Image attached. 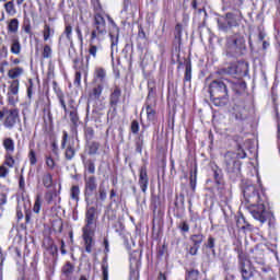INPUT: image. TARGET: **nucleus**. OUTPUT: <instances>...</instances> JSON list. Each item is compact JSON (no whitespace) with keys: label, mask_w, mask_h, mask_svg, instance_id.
Segmentation results:
<instances>
[{"label":"nucleus","mask_w":280,"mask_h":280,"mask_svg":"<svg viewBox=\"0 0 280 280\" xmlns=\"http://www.w3.org/2000/svg\"><path fill=\"white\" fill-rule=\"evenodd\" d=\"M190 242L192 243V245L200 247V244L205 242V235L202 233L192 234L190 235Z\"/></svg>","instance_id":"nucleus-34"},{"label":"nucleus","mask_w":280,"mask_h":280,"mask_svg":"<svg viewBox=\"0 0 280 280\" xmlns=\"http://www.w3.org/2000/svg\"><path fill=\"white\" fill-rule=\"evenodd\" d=\"M83 242L85 245V253H93V246H95V230H83Z\"/></svg>","instance_id":"nucleus-14"},{"label":"nucleus","mask_w":280,"mask_h":280,"mask_svg":"<svg viewBox=\"0 0 280 280\" xmlns=\"http://www.w3.org/2000/svg\"><path fill=\"white\" fill-rule=\"evenodd\" d=\"M237 258H238V267L246 266L247 256L244 252H241L240 254H237Z\"/></svg>","instance_id":"nucleus-54"},{"label":"nucleus","mask_w":280,"mask_h":280,"mask_svg":"<svg viewBox=\"0 0 280 280\" xmlns=\"http://www.w3.org/2000/svg\"><path fill=\"white\" fill-rule=\"evenodd\" d=\"M52 89H54V92L56 93L57 97H59L60 95H65V93L62 92L60 86H58V82H56V81L52 82Z\"/></svg>","instance_id":"nucleus-58"},{"label":"nucleus","mask_w":280,"mask_h":280,"mask_svg":"<svg viewBox=\"0 0 280 280\" xmlns=\"http://www.w3.org/2000/svg\"><path fill=\"white\" fill-rule=\"evenodd\" d=\"M234 253H236L237 255H240V253H244V249L242 247V243L240 241H237L235 244H234Z\"/></svg>","instance_id":"nucleus-64"},{"label":"nucleus","mask_w":280,"mask_h":280,"mask_svg":"<svg viewBox=\"0 0 280 280\" xmlns=\"http://www.w3.org/2000/svg\"><path fill=\"white\" fill-rule=\"evenodd\" d=\"M244 16L242 15V11L235 10L234 12H228L225 14V22L218 20V27L221 32H231L233 27H240V23L242 22Z\"/></svg>","instance_id":"nucleus-7"},{"label":"nucleus","mask_w":280,"mask_h":280,"mask_svg":"<svg viewBox=\"0 0 280 280\" xmlns=\"http://www.w3.org/2000/svg\"><path fill=\"white\" fill-rule=\"evenodd\" d=\"M101 144L97 141H89L88 142V154L90 156H95L100 151Z\"/></svg>","instance_id":"nucleus-27"},{"label":"nucleus","mask_w":280,"mask_h":280,"mask_svg":"<svg viewBox=\"0 0 280 280\" xmlns=\"http://www.w3.org/2000/svg\"><path fill=\"white\" fill-rule=\"evenodd\" d=\"M212 172L215 184L219 185V187H222V185H224V175L222 174V168H220L218 165H214L212 166Z\"/></svg>","instance_id":"nucleus-19"},{"label":"nucleus","mask_w":280,"mask_h":280,"mask_svg":"<svg viewBox=\"0 0 280 280\" xmlns=\"http://www.w3.org/2000/svg\"><path fill=\"white\" fill-rule=\"evenodd\" d=\"M85 140L93 141V137H95V130L92 129V127H86L84 130Z\"/></svg>","instance_id":"nucleus-50"},{"label":"nucleus","mask_w":280,"mask_h":280,"mask_svg":"<svg viewBox=\"0 0 280 280\" xmlns=\"http://www.w3.org/2000/svg\"><path fill=\"white\" fill-rule=\"evenodd\" d=\"M54 33H55V31H54V28H51V26H49V24L44 25V31H43L44 40L51 38V36H54Z\"/></svg>","instance_id":"nucleus-43"},{"label":"nucleus","mask_w":280,"mask_h":280,"mask_svg":"<svg viewBox=\"0 0 280 280\" xmlns=\"http://www.w3.org/2000/svg\"><path fill=\"white\" fill-rule=\"evenodd\" d=\"M121 100V88L119 85H115L114 89L110 90L109 94V106L113 109V113H117V106Z\"/></svg>","instance_id":"nucleus-12"},{"label":"nucleus","mask_w":280,"mask_h":280,"mask_svg":"<svg viewBox=\"0 0 280 280\" xmlns=\"http://www.w3.org/2000/svg\"><path fill=\"white\" fill-rule=\"evenodd\" d=\"M92 27L89 54L93 58H97V49L102 48V42L106 38V34H108L106 31V20L103 14H94Z\"/></svg>","instance_id":"nucleus-3"},{"label":"nucleus","mask_w":280,"mask_h":280,"mask_svg":"<svg viewBox=\"0 0 280 280\" xmlns=\"http://www.w3.org/2000/svg\"><path fill=\"white\" fill-rule=\"evenodd\" d=\"M28 159H30L31 165H36V163L38 162V160L36 159V152L34 150L30 151Z\"/></svg>","instance_id":"nucleus-57"},{"label":"nucleus","mask_w":280,"mask_h":280,"mask_svg":"<svg viewBox=\"0 0 280 280\" xmlns=\"http://www.w3.org/2000/svg\"><path fill=\"white\" fill-rule=\"evenodd\" d=\"M11 54H15L16 56H19V54H21V42H19V38H14L12 40Z\"/></svg>","instance_id":"nucleus-41"},{"label":"nucleus","mask_w":280,"mask_h":280,"mask_svg":"<svg viewBox=\"0 0 280 280\" xmlns=\"http://www.w3.org/2000/svg\"><path fill=\"white\" fill-rule=\"evenodd\" d=\"M19 86H20L19 79L13 80L11 82V85L9 86L10 93H12V95H19Z\"/></svg>","instance_id":"nucleus-45"},{"label":"nucleus","mask_w":280,"mask_h":280,"mask_svg":"<svg viewBox=\"0 0 280 280\" xmlns=\"http://www.w3.org/2000/svg\"><path fill=\"white\" fill-rule=\"evenodd\" d=\"M73 69L75 71H83L84 70V65L82 63V59H80L78 57L73 59Z\"/></svg>","instance_id":"nucleus-51"},{"label":"nucleus","mask_w":280,"mask_h":280,"mask_svg":"<svg viewBox=\"0 0 280 280\" xmlns=\"http://www.w3.org/2000/svg\"><path fill=\"white\" fill-rule=\"evenodd\" d=\"M104 91V83H96L93 88L92 92L90 93L91 100H100L102 97V93Z\"/></svg>","instance_id":"nucleus-25"},{"label":"nucleus","mask_w":280,"mask_h":280,"mask_svg":"<svg viewBox=\"0 0 280 280\" xmlns=\"http://www.w3.org/2000/svg\"><path fill=\"white\" fill-rule=\"evenodd\" d=\"M55 198H58V191H56V189L46 191L45 200L47 205H51Z\"/></svg>","instance_id":"nucleus-38"},{"label":"nucleus","mask_w":280,"mask_h":280,"mask_svg":"<svg viewBox=\"0 0 280 280\" xmlns=\"http://www.w3.org/2000/svg\"><path fill=\"white\" fill-rule=\"evenodd\" d=\"M198 183V166L195 165L189 172V186L191 191H196V185Z\"/></svg>","instance_id":"nucleus-20"},{"label":"nucleus","mask_w":280,"mask_h":280,"mask_svg":"<svg viewBox=\"0 0 280 280\" xmlns=\"http://www.w3.org/2000/svg\"><path fill=\"white\" fill-rule=\"evenodd\" d=\"M243 77H236L229 79V89H232L236 95H242L246 93V81L242 79Z\"/></svg>","instance_id":"nucleus-11"},{"label":"nucleus","mask_w":280,"mask_h":280,"mask_svg":"<svg viewBox=\"0 0 280 280\" xmlns=\"http://www.w3.org/2000/svg\"><path fill=\"white\" fill-rule=\"evenodd\" d=\"M57 97H58L61 108L65 110V113L67 115V113H69V109L67 108V102H65V94H61L60 96H57Z\"/></svg>","instance_id":"nucleus-55"},{"label":"nucleus","mask_w":280,"mask_h":280,"mask_svg":"<svg viewBox=\"0 0 280 280\" xmlns=\"http://www.w3.org/2000/svg\"><path fill=\"white\" fill-rule=\"evenodd\" d=\"M149 93L147 96V102H156L154 97L156 96V86H154V83L149 82L148 83Z\"/></svg>","instance_id":"nucleus-31"},{"label":"nucleus","mask_w":280,"mask_h":280,"mask_svg":"<svg viewBox=\"0 0 280 280\" xmlns=\"http://www.w3.org/2000/svg\"><path fill=\"white\" fill-rule=\"evenodd\" d=\"M138 38L139 40H148V36L145 35V31H143L142 26H139Z\"/></svg>","instance_id":"nucleus-61"},{"label":"nucleus","mask_w":280,"mask_h":280,"mask_svg":"<svg viewBox=\"0 0 280 280\" xmlns=\"http://www.w3.org/2000/svg\"><path fill=\"white\" fill-rule=\"evenodd\" d=\"M63 34L66 35L68 43H73V39L71 38V34H73V26H71V24H66Z\"/></svg>","instance_id":"nucleus-46"},{"label":"nucleus","mask_w":280,"mask_h":280,"mask_svg":"<svg viewBox=\"0 0 280 280\" xmlns=\"http://www.w3.org/2000/svg\"><path fill=\"white\" fill-rule=\"evenodd\" d=\"M42 183L46 189H51V187H54V176L51 173H44L42 176Z\"/></svg>","instance_id":"nucleus-28"},{"label":"nucleus","mask_w":280,"mask_h":280,"mask_svg":"<svg viewBox=\"0 0 280 280\" xmlns=\"http://www.w3.org/2000/svg\"><path fill=\"white\" fill-rule=\"evenodd\" d=\"M184 82H191V60L185 59Z\"/></svg>","instance_id":"nucleus-29"},{"label":"nucleus","mask_w":280,"mask_h":280,"mask_svg":"<svg viewBox=\"0 0 280 280\" xmlns=\"http://www.w3.org/2000/svg\"><path fill=\"white\" fill-rule=\"evenodd\" d=\"M143 133H140L138 136V138L136 139L135 145H136V152H138V154H142L143 152Z\"/></svg>","instance_id":"nucleus-37"},{"label":"nucleus","mask_w":280,"mask_h":280,"mask_svg":"<svg viewBox=\"0 0 280 280\" xmlns=\"http://www.w3.org/2000/svg\"><path fill=\"white\" fill-rule=\"evenodd\" d=\"M208 93L213 106L224 108L228 106L229 95V78L220 77L213 79L208 85Z\"/></svg>","instance_id":"nucleus-2"},{"label":"nucleus","mask_w":280,"mask_h":280,"mask_svg":"<svg viewBox=\"0 0 280 280\" xmlns=\"http://www.w3.org/2000/svg\"><path fill=\"white\" fill-rule=\"evenodd\" d=\"M243 196L247 202L249 213L254 220H258L260 224L268 222L269 226H275V214L266 210V206L261 203V195L259 189L253 184H247L243 187Z\"/></svg>","instance_id":"nucleus-1"},{"label":"nucleus","mask_w":280,"mask_h":280,"mask_svg":"<svg viewBox=\"0 0 280 280\" xmlns=\"http://www.w3.org/2000/svg\"><path fill=\"white\" fill-rule=\"evenodd\" d=\"M236 224L238 229H242V231H244V233H253V231H255V228L250 223L246 222V219L244 217L238 219L236 221Z\"/></svg>","instance_id":"nucleus-21"},{"label":"nucleus","mask_w":280,"mask_h":280,"mask_svg":"<svg viewBox=\"0 0 280 280\" xmlns=\"http://www.w3.org/2000/svg\"><path fill=\"white\" fill-rule=\"evenodd\" d=\"M70 196L72 200H80V186H72L70 190Z\"/></svg>","instance_id":"nucleus-48"},{"label":"nucleus","mask_w":280,"mask_h":280,"mask_svg":"<svg viewBox=\"0 0 280 280\" xmlns=\"http://www.w3.org/2000/svg\"><path fill=\"white\" fill-rule=\"evenodd\" d=\"M4 10L7 14H16V9H14V0L4 3Z\"/></svg>","instance_id":"nucleus-47"},{"label":"nucleus","mask_w":280,"mask_h":280,"mask_svg":"<svg viewBox=\"0 0 280 280\" xmlns=\"http://www.w3.org/2000/svg\"><path fill=\"white\" fill-rule=\"evenodd\" d=\"M109 38H110V47L112 51H117V45H119V27H115L112 33H109Z\"/></svg>","instance_id":"nucleus-22"},{"label":"nucleus","mask_w":280,"mask_h":280,"mask_svg":"<svg viewBox=\"0 0 280 280\" xmlns=\"http://www.w3.org/2000/svg\"><path fill=\"white\" fill-rule=\"evenodd\" d=\"M173 213L175 218H178V219L185 215V195L184 194L176 195Z\"/></svg>","instance_id":"nucleus-13"},{"label":"nucleus","mask_w":280,"mask_h":280,"mask_svg":"<svg viewBox=\"0 0 280 280\" xmlns=\"http://www.w3.org/2000/svg\"><path fill=\"white\" fill-rule=\"evenodd\" d=\"M200 277V271L198 269L186 270V280H198Z\"/></svg>","instance_id":"nucleus-36"},{"label":"nucleus","mask_w":280,"mask_h":280,"mask_svg":"<svg viewBox=\"0 0 280 280\" xmlns=\"http://www.w3.org/2000/svg\"><path fill=\"white\" fill-rule=\"evenodd\" d=\"M177 229L185 235V233H189V223L187 221H182L178 223Z\"/></svg>","instance_id":"nucleus-49"},{"label":"nucleus","mask_w":280,"mask_h":280,"mask_svg":"<svg viewBox=\"0 0 280 280\" xmlns=\"http://www.w3.org/2000/svg\"><path fill=\"white\" fill-rule=\"evenodd\" d=\"M240 159H246L244 150H242V153L229 151L224 154V170L232 183L242 180V161Z\"/></svg>","instance_id":"nucleus-4"},{"label":"nucleus","mask_w":280,"mask_h":280,"mask_svg":"<svg viewBox=\"0 0 280 280\" xmlns=\"http://www.w3.org/2000/svg\"><path fill=\"white\" fill-rule=\"evenodd\" d=\"M94 80L95 82H98V84H104V82H106V70L104 68H96Z\"/></svg>","instance_id":"nucleus-24"},{"label":"nucleus","mask_w":280,"mask_h":280,"mask_svg":"<svg viewBox=\"0 0 280 280\" xmlns=\"http://www.w3.org/2000/svg\"><path fill=\"white\" fill-rule=\"evenodd\" d=\"M43 58H51V47L49 45L44 46Z\"/></svg>","instance_id":"nucleus-59"},{"label":"nucleus","mask_w":280,"mask_h":280,"mask_svg":"<svg viewBox=\"0 0 280 280\" xmlns=\"http://www.w3.org/2000/svg\"><path fill=\"white\" fill-rule=\"evenodd\" d=\"M246 51V38L241 33H235L226 37V56L229 58H240Z\"/></svg>","instance_id":"nucleus-5"},{"label":"nucleus","mask_w":280,"mask_h":280,"mask_svg":"<svg viewBox=\"0 0 280 280\" xmlns=\"http://www.w3.org/2000/svg\"><path fill=\"white\" fill-rule=\"evenodd\" d=\"M3 148L7 150V154H12L14 152V140L12 138H5L3 140Z\"/></svg>","instance_id":"nucleus-33"},{"label":"nucleus","mask_w":280,"mask_h":280,"mask_svg":"<svg viewBox=\"0 0 280 280\" xmlns=\"http://www.w3.org/2000/svg\"><path fill=\"white\" fill-rule=\"evenodd\" d=\"M156 101L145 102L148 121H156Z\"/></svg>","instance_id":"nucleus-17"},{"label":"nucleus","mask_w":280,"mask_h":280,"mask_svg":"<svg viewBox=\"0 0 280 280\" xmlns=\"http://www.w3.org/2000/svg\"><path fill=\"white\" fill-rule=\"evenodd\" d=\"M5 119L3 121L4 128H9L12 130L14 126H16V121H19V110L16 108L9 109L5 113Z\"/></svg>","instance_id":"nucleus-15"},{"label":"nucleus","mask_w":280,"mask_h":280,"mask_svg":"<svg viewBox=\"0 0 280 280\" xmlns=\"http://www.w3.org/2000/svg\"><path fill=\"white\" fill-rule=\"evenodd\" d=\"M202 250H211L212 257H218V254L215 253V237L209 235L202 245Z\"/></svg>","instance_id":"nucleus-18"},{"label":"nucleus","mask_w":280,"mask_h":280,"mask_svg":"<svg viewBox=\"0 0 280 280\" xmlns=\"http://www.w3.org/2000/svg\"><path fill=\"white\" fill-rule=\"evenodd\" d=\"M130 130H131L132 135H139V130H140L139 120L131 121Z\"/></svg>","instance_id":"nucleus-52"},{"label":"nucleus","mask_w":280,"mask_h":280,"mask_svg":"<svg viewBox=\"0 0 280 280\" xmlns=\"http://www.w3.org/2000/svg\"><path fill=\"white\" fill-rule=\"evenodd\" d=\"M97 192V177L94 175L92 176H84V198L86 205H93V198L95 194Z\"/></svg>","instance_id":"nucleus-8"},{"label":"nucleus","mask_w":280,"mask_h":280,"mask_svg":"<svg viewBox=\"0 0 280 280\" xmlns=\"http://www.w3.org/2000/svg\"><path fill=\"white\" fill-rule=\"evenodd\" d=\"M174 36H175L176 43H178V45H180L182 36H183V26L180 24H176Z\"/></svg>","instance_id":"nucleus-42"},{"label":"nucleus","mask_w":280,"mask_h":280,"mask_svg":"<svg viewBox=\"0 0 280 280\" xmlns=\"http://www.w3.org/2000/svg\"><path fill=\"white\" fill-rule=\"evenodd\" d=\"M69 139V133L67 131H62V139H61V150L65 151V159L66 161H73L75 158V148H73V143H69L67 145V141Z\"/></svg>","instance_id":"nucleus-10"},{"label":"nucleus","mask_w":280,"mask_h":280,"mask_svg":"<svg viewBox=\"0 0 280 280\" xmlns=\"http://www.w3.org/2000/svg\"><path fill=\"white\" fill-rule=\"evenodd\" d=\"M9 32L16 34L19 32V19H12L8 25Z\"/></svg>","instance_id":"nucleus-44"},{"label":"nucleus","mask_w":280,"mask_h":280,"mask_svg":"<svg viewBox=\"0 0 280 280\" xmlns=\"http://www.w3.org/2000/svg\"><path fill=\"white\" fill-rule=\"evenodd\" d=\"M217 75H231L232 78H245L248 75V63L244 61L232 62L225 68L218 70Z\"/></svg>","instance_id":"nucleus-6"},{"label":"nucleus","mask_w":280,"mask_h":280,"mask_svg":"<svg viewBox=\"0 0 280 280\" xmlns=\"http://www.w3.org/2000/svg\"><path fill=\"white\" fill-rule=\"evenodd\" d=\"M24 71L25 70H23V68L16 67L9 70L8 77L10 78V80H16V78H21V75H23Z\"/></svg>","instance_id":"nucleus-30"},{"label":"nucleus","mask_w":280,"mask_h":280,"mask_svg":"<svg viewBox=\"0 0 280 280\" xmlns=\"http://www.w3.org/2000/svg\"><path fill=\"white\" fill-rule=\"evenodd\" d=\"M198 250H200V247L198 245H192L188 250V255H191V257H196V255H198Z\"/></svg>","instance_id":"nucleus-60"},{"label":"nucleus","mask_w":280,"mask_h":280,"mask_svg":"<svg viewBox=\"0 0 280 280\" xmlns=\"http://www.w3.org/2000/svg\"><path fill=\"white\" fill-rule=\"evenodd\" d=\"M49 104L50 103H48V105L44 108V113L47 115L49 124H54V117L51 116V108L49 107Z\"/></svg>","instance_id":"nucleus-56"},{"label":"nucleus","mask_w":280,"mask_h":280,"mask_svg":"<svg viewBox=\"0 0 280 280\" xmlns=\"http://www.w3.org/2000/svg\"><path fill=\"white\" fill-rule=\"evenodd\" d=\"M83 161L84 167L88 170L89 174H95V162L93 160H88L84 158V155L81 156Z\"/></svg>","instance_id":"nucleus-32"},{"label":"nucleus","mask_w":280,"mask_h":280,"mask_svg":"<svg viewBox=\"0 0 280 280\" xmlns=\"http://www.w3.org/2000/svg\"><path fill=\"white\" fill-rule=\"evenodd\" d=\"M68 115L71 124L74 126V128H78L80 124V115L78 112H68Z\"/></svg>","instance_id":"nucleus-40"},{"label":"nucleus","mask_w":280,"mask_h":280,"mask_svg":"<svg viewBox=\"0 0 280 280\" xmlns=\"http://www.w3.org/2000/svg\"><path fill=\"white\" fill-rule=\"evenodd\" d=\"M234 117L236 121H244L248 119V113L246 112V108H241L235 112Z\"/></svg>","instance_id":"nucleus-35"},{"label":"nucleus","mask_w":280,"mask_h":280,"mask_svg":"<svg viewBox=\"0 0 280 280\" xmlns=\"http://www.w3.org/2000/svg\"><path fill=\"white\" fill-rule=\"evenodd\" d=\"M95 213H97V208L90 207L85 212V225L83 230H93V224H95Z\"/></svg>","instance_id":"nucleus-16"},{"label":"nucleus","mask_w":280,"mask_h":280,"mask_svg":"<svg viewBox=\"0 0 280 280\" xmlns=\"http://www.w3.org/2000/svg\"><path fill=\"white\" fill-rule=\"evenodd\" d=\"M238 268L243 280H250L253 277H255V273H253V269H250V267L246 268V265H242Z\"/></svg>","instance_id":"nucleus-26"},{"label":"nucleus","mask_w":280,"mask_h":280,"mask_svg":"<svg viewBox=\"0 0 280 280\" xmlns=\"http://www.w3.org/2000/svg\"><path fill=\"white\" fill-rule=\"evenodd\" d=\"M138 172V185L142 194L145 196V194H148V187L150 185V176H148V166L142 165Z\"/></svg>","instance_id":"nucleus-9"},{"label":"nucleus","mask_w":280,"mask_h":280,"mask_svg":"<svg viewBox=\"0 0 280 280\" xmlns=\"http://www.w3.org/2000/svg\"><path fill=\"white\" fill-rule=\"evenodd\" d=\"M46 165L49 167V170H54V167H56V162L51 156H46Z\"/></svg>","instance_id":"nucleus-63"},{"label":"nucleus","mask_w":280,"mask_h":280,"mask_svg":"<svg viewBox=\"0 0 280 280\" xmlns=\"http://www.w3.org/2000/svg\"><path fill=\"white\" fill-rule=\"evenodd\" d=\"M34 213H40V197H37L33 207Z\"/></svg>","instance_id":"nucleus-62"},{"label":"nucleus","mask_w":280,"mask_h":280,"mask_svg":"<svg viewBox=\"0 0 280 280\" xmlns=\"http://www.w3.org/2000/svg\"><path fill=\"white\" fill-rule=\"evenodd\" d=\"M4 165H7L8 167H14V158H12V153L5 154Z\"/></svg>","instance_id":"nucleus-53"},{"label":"nucleus","mask_w":280,"mask_h":280,"mask_svg":"<svg viewBox=\"0 0 280 280\" xmlns=\"http://www.w3.org/2000/svg\"><path fill=\"white\" fill-rule=\"evenodd\" d=\"M75 270V267L71 261H67L66 265L62 267V272L66 277H71L73 275V271Z\"/></svg>","instance_id":"nucleus-39"},{"label":"nucleus","mask_w":280,"mask_h":280,"mask_svg":"<svg viewBox=\"0 0 280 280\" xmlns=\"http://www.w3.org/2000/svg\"><path fill=\"white\" fill-rule=\"evenodd\" d=\"M96 198V207L100 202H105L106 198H108V192L106 191V187L104 185H100L98 191L94 194Z\"/></svg>","instance_id":"nucleus-23"}]
</instances>
